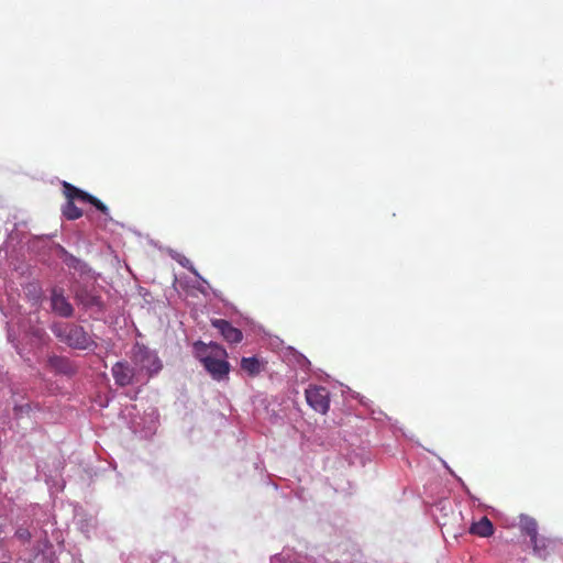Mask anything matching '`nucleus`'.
<instances>
[{
	"mask_svg": "<svg viewBox=\"0 0 563 563\" xmlns=\"http://www.w3.org/2000/svg\"><path fill=\"white\" fill-rule=\"evenodd\" d=\"M197 358L203 364L206 371L217 380L228 376L230 364L225 361L227 351L218 343L206 344L197 341L194 344Z\"/></svg>",
	"mask_w": 563,
	"mask_h": 563,
	"instance_id": "nucleus-1",
	"label": "nucleus"
},
{
	"mask_svg": "<svg viewBox=\"0 0 563 563\" xmlns=\"http://www.w3.org/2000/svg\"><path fill=\"white\" fill-rule=\"evenodd\" d=\"M52 331L60 342L73 349L88 350L96 345L85 329L74 323H56Z\"/></svg>",
	"mask_w": 563,
	"mask_h": 563,
	"instance_id": "nucleus-2",
	"label": "nucleus"
},
{
	"mask_svg": "<svg viewBox=\"0 0 563 563\" xmlns=\"http://www.w3.org/2000/svg\"><path fill=\"white\" fill-rule=\"evenodd\" d=\"M132 362L140 371H145L148 377L156 375L163 367L157 354L143 344L136 343L132 349Z\"/></svg>",
	"mask_w": 563,
	"mask_h": 563,
	"instance_id": "nucleus-3",
	"label": "nucleus"
},
{
	"mask_svg": "<svg viewBox=\"0 0 563 563\" xmlns=\"http://www.w3.org/2000/svg\"><path fill=\"white\" fill-rule=\"evenodd\" d=\"M63 191L68 201L75 202V200H78L81 202H88L104 216L109 214V209L102 201L67 181L63 183Z\"/></svg>",
	"mask_w": 563,
	"mask_h": 563,
	"instance_id": "nucleus-4",
	"label": "nucleus"
},
{
	"mask_svg": "<svg viewBox=\"0 0 563 563\" xmlns=\"http://www.w3.org/2000/svg\"><path fill=\"white\" fill-rule=\"evenodd\" d=\"M307 404L317 412L327 413L330 407V393L325 387L310 385L305 390Z\"/></svg>",
	"mask_w": 563,
	"mask_h": 563,
	"instance_id": "nucleus-5",
	"label": "nucleus"
},
{
	"mask_svg": "<svg viewBox=\"0 0 563 563\" xmlns=\"http://www.w3.org/2000/svg\"><path fill=\"white\" fill-rule=\"evenodd\" d=\"M114 382L120 387H125L135 382L136 371L128 362H117L111 369Z\"/></svg>",
	"mask_w": 563,
	"mask_h": 563,
	"instance_id": "nucleus-6",
	"label": "nucleus"
},
{
	"mask_svg": "<svg viewBox=\"0 0 563 563\" xmlns=\"http://www.w3.org/2000/svg\"><path fill=\"white\" fill-rule=\"evenodd\" d=\"M211 325L219 331L228 343H240L243 340L242 331L233 327L228 320L213 319Z\"/></svg>",
	"mask_w": 563,
	"mask_h": 563,
	"instance_id": "nucleus-7",
	"label": "nucleus"
},
{
	"mask_svg": "<svg viewBox=\"0 0 563 563\" xmlns=\"http://www.w3.org/2000/svg\"><path fill=\"white\" fill-rule=\"evenodd\" d=\"M52 310L64 318H69L74 313V308L64 296V291L60 288H53L51 295Z\"/></svg>",
	"mask_w": 563,
	"mask_h": 563,
	"instance_id": "nucleus-8",
	"label": "nucleus"
},
{
	"mask_svg": "<svg viewBox=\"0 0 563 563\" xmlns=\"http://www.w3.org/2000/svg\"><path fill=\"white\" fill-rule=\"evenodd\" d=\"M284 362L288 365H295L305 374L309 371L310 362L308 358L305 355L297 353L291 346L284 347Z\"/></svg>",
	"mask_w": 563,
	"mask_h": 563,
	"instance_id": "nucleus-9",
	"label": "nucleus"
},
{
	"mask_svg": "<svg viewBox=\"0 0 563 563\" xmlns=\"http://www.w3.org/2000/svg\"><path fill=\"white\" fill-rule=\"evenodd\" d=\"M530 542L532 544L533 553L541 559H545L554 547L553 540L545 537H540L539 534Z\"/></svg>",
	"mask_w": 563,
	"mask_h": 563,
	"instance_id": "nucleus-10",
	"label": "nucleus"
},
{
	"mask_svg": "<svg viewBox=\"0 0 563 563\" xmlns=\"http://www.w3.org/2000/svg\"><path fill=\"white\" fill-rule=\"evenodd\" d=\"M75 297L77 301L86 308L100 307L101 299L99 296L92 294L89 289L81 287L76 290Z\"/></svg>",
	"mask_w": 563,
	"mask_h": 563,
	"instance_id": "nucleus-11",
	"label": "nucleus"
},
{
	"mask_svg": "<svg viewBox=\"0 0 563 563\" xmlns=\"http://www.w3.org/2000/svg\"><path fill=\"white\" fill-rule=\"evenodd\" d=\"M518 525L521 532L530 538V541L537 538L538 522L534 518L528 515H520Z\"/></svg>",
	"mask_w": 563,
	"mask_h": 563,
	"instance_id": "nucleus-12",
	"label": "nucleus"
},
{
	"mask_svg": "<svg viewBox=\"0 0 563 563\" xmlns=\"http://www.w3.org/2000/svg\"><path fill=\"white\" fill-rule=\"evenodd\" d=\"M470 532L482 538H487L494 533V526L487 517H483L479 521L472 523Z\"/></svg>",
	"mask_w": 563,
	"mask_h": 563,
	"instance_id": "nucleus-13",
	"label": "nucleus"
},
{
	"mask_svg": "<svg viewBox=\"0 0 563 563\" xmlns=\"http://www.w3.org/2000/svg\"><path fill=\"white\" fill-rule=\"evenodd\" d=\"M47 363L49 368L55 371L56 373L70 375L74 372L69 360L64 356H51Z\"/></svg>",
	"mask_w": 563,
	"mask_h": 563,
	"instance_id": "nucleus-14",
	"label": "nucleus"
},
{
	"mask_svg": "<svg viewBox=\"0 0 563 563\" xmlns=\"http://www.w3.org/2000/svg\"><path fill=\"white\" fill-rule=\"evenodd\" d=\"M241 368L251 376H255L261 372V364L256 357H243L241 360Z\"/></svg>",
	"mask_w": 563,
	"mask_h": 563,
	"instance_id": "nucleus-15",
	"label": "nucleus"
},
{
	"mask_svg": "<svg viewBox=\"0 0 563 563\" xmlns=\"http://www.w3.org/2000/svg\"><path fill=\"white\" fill-rule=\"evenodd\" d=\"M62 213L67 220H77L82 217V210L74 201H66L62 208Z\"/></svg>",
	"mask_w": 563,
	"mask_h": 563,
	"instance_id": "nucleus-16",
	"label": "nucleus"
},
{
	"mask_svg": "<svg viewBox=\"0 0 563 563\" xmlns=\"http://www.w3.org/2000/svg\"><path fill=\"white\" fill-rule=\"evenodd\" d=\"M15 537L21 540L22 542H29L32 538L31 532L25 528H19L15 531Z\"/></svg>",
	"mask_w": 563,
	"mask_h": 563,
	"instance_id": "nucleus-17",
	"label": "nucleus"
},
{
	"mask_svg": "<svg viewBox=\"0 0 563 563\" xmlns=\"http://www.w3.org/2000/svg\"><path fill=\"white\" fill-rule=\"evenodd\" d=\"M30 286L33 287L35 292H40V289L36 286H34V285H30Z\"/></svg>",
	"mask_w": 563,
	"mask_h": 563,
	"instance_id": "nucleus-18",
	"label": "nucleus"
}]
</instances>
